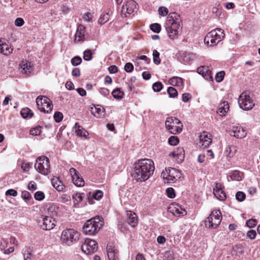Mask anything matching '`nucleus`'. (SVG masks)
<instances>
[{
    "instance_id": "1",
    "label": "nucleus",
    "mask_w": 260,
    "mask_h": 260,
    "mask_svg": "<svg viewBox=\"0 0 260 260\" xmlns=\"http://www.w3.org/2000/svg\"><path fill=\"white\" fill-rule=\"evenodd\" d=\"M154 170V164L151 159H140L134 164L132 176L137 181L144 182L153 175Z\"/></svg>"
},
{
    "instance_id": "2",
    "label": "nucleus",
    "mask_w": 260,
    "mask_h": 260,
    "mask_svg": "<svg viewBox=\"0 0 260 260\" xmlns=\"http://www.w3.org/2000/svg\"><path fill=\"white\" fill-rule=\"evenodd\" d=\"M182 25V21L179 14L173 12L168 15L165 26L171 39L177 38L181 32Z\"/></svg>"
},
{
    "instance_id": "3",
    "label": "nucleus",
    "mask_w": 260,
    "mask_h": 260,
    "mask_svg": "<svg viewBox=\"0 0 260 260\" xmlns=\"http://www.w3.org/2000/svg\"><path fill=\"white\" fill-rule=\"evenodd\" d=\"M104 221L99 216L88 220L84 224L83 231L86 234L93 235L98 233L103 226Z\"/></svg>"
},
{
    "instance_id": "4",
    "label": "nucleus",
    "mask_w": 260,
    "mask_h": 260,
    "mask_svg": "<svg viewBox=\"0 0 260 260\" xmlns=\"http://www.w3.org/2000/svg\"><path fill=\"white\" fill-rule=\"evenodd\" d=\"M225 36L223 30L216 28L209 32L204 38V42L210 47L216 46L223 40Z\"/></svg>"
},
{
    "instance_id": "5",
    "label": "nucleus",
    "mask_w": 260,
    "mask_h": 260,
    "mask_svg": "<svg viewBox=\"0 0 260 260\" xmlns=\"http://www.w3.org/2000/svg\"><path fill=\"white\" fill-rule=\"evenodd\" d=\"M79 233L74 229H68L62 232L60 240L64 244L71 246L79 239Z\"/></svg>"
},
{
    "instance_id": "6",
    "label": "nucleus",
    "mask_w": 260,
    "mask_h": 260,
    "mask_svg": "<svg viewBox=\"0 0 260 260\" xmlns=\"http://www.w3.org/2000/svg\"><path fill=\"white\" fill-rule=\"evenodd\" d=\"M222 216L219 210L213 211L205 219V224L208 228L216 229L220 224Z\"/></svg>"
},
{
    "instance_id": "7",
    "label": "nucleus",
    "mask_w": 260,
    "mask_h": 260,
    "mask_svg": "<svg viewBox=\"0 0 260 260\" xmlns=\"http://www.w3.org/2000/svg\"><path fill=\"white\" fill-rule=\"evenodd\" d=\"M238 104L240 108L249 110L254 106V103L248 91L243 92L238 99Z\"/></svg>"
},
{
    "instance_id": "8",
    "label": "nucleus",
    "mask_w": 260,
    "mask_h": 260,
    "mask_svg": "<svg viewBox=\"0 0 260 260\" xmlns=\"http://www.w3.org/2000/svg\"><path fill=\"white\" fill-rule=\"evenodd\" d=\"M35 169L43 175H47L50 172V166L49 159L46 156H41L36 160Z\"/></svg>"
},
{
    "instance_id": "9",
    "label": "nucleus",
    "mask_w": 260,
    "mask_h": 260,
    "mask_svg": "<svg viewBox=\"0 0 260 260\" xmlns=\"http://www.w3.org/2000/svg\"><path fill=\"white\" fill-rule=\"evenodd\" d=\"M36 104L38 109L41 112L49 113L52 110L53 105L46 96H39L36 99Z\"/></svg>"
},
{
    "instance_id": "10",
    "label": "nucleus",
    "mask_w": 260,
    "mask_h": 260,
    "mask_svg": "<svg viewBox=\"0 0 260 260\" xmlns=\"http://www.w3.org/2000/svg\"><path fill=\"white\" fill-rule=\"evenodd\" d=\"M81 249L86 254H92L98 249V243L94 240L86 239L81 246Z\"/></svg>"
},
{
    "instance_id": "11",
    "label": "nucleus",
    "mask_w": 260,
    "mask_h": 260,
    "mask_svg": "<svg viewBox=\"0 0 260 260\" xmlns=\"http://www.w3.org/2000/svg\"><path fill=\"white\" fill-rule=\"evenodd\" d=\"M137 8V3L134 0H127L124 2L121 8V15L127 17V15L133 14Z\"/></svg>"
},
{
    "instance_id": "12",
    "label": "nucleus",
    "mask_w": 260,
    "mask_h": 260,
    "mask_svg": "<svg viewBox=\"0 0 260 260\" xmlns=\"http://www.w3.org/2000/svg\"><path fill=\"white\" fill-rule=\"evenodd\" d=\"M39 223L41 228L44 230H50L53 229L55 225V219L51 216H43L42 220H39Z\"/></svg>"
},
{
    "instance_id": "13",
    "label": "nucleus",
    "mask_w": 260,
    "mask_h": 260,
    "mask_svg": "<svg viewBox=\"0 0 260 260\" xmlns=\"http://www.w3.org/2000/svg\"><path fill=\"white\" fill-rule=\"evenodd\" d=\"M230 135L237 138L242 139L246 137L247 135L246 131L242 126H238L234 127L233 129L230 131Z\"/></svg>"
},
{
    "instance_id": "14",
    "label": "nucleus",
    "mask_w": 260,
    "mask_h": 260,
    "mask_svg": "<svg viewBox=\"0 0 260 260\" xmlns=\"http://www.w3.org/2000/svg\"><path fill=\"white\" fill-rule=\"evenodd\" d=\"M184 150L182 147H178L173 152H171L169 154L170 156L176 158V160L178 163L182 162L184 158Z\"/></svg>"
},
{
    "instance_id": "15",
    "label": "nucleus",
    "mask_w": 260,
    "mask_h": 260,
    "mask_svg": "<svg viewBox=\"0 0 260 260\" xmlns=\"http://www.w3.org/2000/svg\"><path fill=\"white\" fill-rule=\"evenodd\" d=\"M86 35L85 27L81 24L79 25L75 35L74 41L75 42H79L85 40Z\"/></svg>"
},
{
    "instance_id": "16",
    "label": "nucleus",
    "mask_w": 260,
    "mask_h": 260,
    "mask_svg": "<svg viewBox=\"0 0 260 260\" xmlns=\"http://www.w3.org/2000/svg\"><path fill=\"white\" fill-rule=\"evenodd\" d=\"M13 49L4 39H0V53L5 55L10 54Z\"/></svg>"
},
{
    "instance_id": "17",
    "label": "nucleus",
    "mask_w": 260,
    "mask_h": 260,
    "mask_svg": "<svg viewBox=\"0 0 260 260\" xmlns=\"http://www.w3.org/2000/svg\"><path fill=\"white\" fill-rule=\"evenodd\" d=\"M213 193L220 201H224L226 199V194L223 190L222 185L220 183H216L215 188L213 189Z\"/></svg>"
},
{
    "instance_id": "18",
    "label": "nucleus",
    "mask_w": 260,
    "mask_h": 260,
    "mask_svg": "<svg viewBox=\"0 0 260 260\" xmlns=\"http://www.w3.org/2000/svg\"><path fill=\"white\" fill-rule=\"evenodd\" d=\"M169 209L175 216H183L187 214L186 211L178 205H172Z\"/></svg>"
},
{
    "instance_id": "19",
    "label": "nucleus",
    "mask_w": 260,
    "mask_h": 260,
    "mask_svg": "<svg viewBox=\"0 0 260 260\" xmlns=\"http://www.w3.org/2000/svg\"><path fill=\"white\" fill-rule=\"evenodd\" d=\"M182 127L183 125L181 121L179 119L175 118V124L171 125L167 129L171 134H177L182 132Z\"/></svg>"
},
{
    "instance_id": "20",
    "label": "nucleus",
    "mask_w": 260,
    "mask_h": 260,
    "mask_svg": "<svg viewBox=\"0 0 260 260\" xmlns=\"http://www.w3.org/2000/svg\"><path fill=\"white\" fill-rule=\"evenodd\" d=\"M198 73L202 75L205 79H211L212 78V73L209 68L207 66L200 67L197 69Z\"/></svg>"
},
{
    "instance_id": "21",
    "label": "nucleus",
    "mask_w": 260,
    "mask_h": 260,
    "mask_svg": "<svg viewBox=\"0 0 260 260\" xmlns=\"http://www.w3.org/2000/svg\"><path fill=\"white\" fill-rule=\"evenodd\" d=\"M230 106L227 101H223L221 102L217 110V113L221 116H224L229 110Z\"/></svg>"
},
{
    "instance_id": "22",
    "label": "nucleus",
    "mask_w": 260,
    "mask_h": 260,
    "mask_svg": "<svg viewBox=\"0 0 260 260\" xmlns=\"http://www.w3.org/2000/svg\"><path fill=\"white\" fill-rule=\"evenodd\" d=\"M73 129L75 130V133L77 136L79 137H82L85 138H87L89 134L82 126H80L78 123L76 122Z\"/></svg>"
},
{
    "instance_id": "23",
    "label": "nucleus",
    "mask_w": 260,
    "mask_h": 260,
    "mask_svg": "<svg viewBox=\"0 0 260 260\" xmlns=\"http://www.w3.org/2000/svg\"><path fill=\"white\" fill-rule=\"evenodd\" d=\"M126 215L128 224L133 228L136 226L138 221L136 214L133 211H127Z\"/></svg>"
},
{
    "instance_id": "24",
    "label": "nucleus",
    "mask_w": 260,
    "mask_h": 260,
    "mask_svg": "<svg viewBox=\"0 0 260 260\" xmlns=\"http://www.w3.org/2000/svg\"><path fill=\"white\" fill-rule=\"evenodd\" d=\"M169 182H175L177 178H179L181 176V172L174 168H170L169 169Z\"/></svg>"
},
{
    "instance_id": "25",
    "label": "nucleus",
    "mask_w": 260,
    "mask_h": 260,
    "mask_svg": "<svg viewBox=\"0 0 260 260\" xmlns=\"http://www.w3.org/2000/svg\"><path fill=\"white\" fill-rule=\"evenodd\" d=\"M211 143V139L208 136L206 132H203L200 136V146L206 147Z\"/></svg>"
},
{
    "instance_id": "26",
    "label": "nucleus",
    "mask_w": 260,
    "mask_h": 260,
    "mask_svg": "<svg viewBox=\"0 0 260 260\" xmlns=\"http://www.w3.org/2000/svg\"><path fill=\"white\" fill-rule=\"evenodd\" d=\"M211 143V139L208 136L206 132H203L200 136V146L206 147Z\"/></svg>"
},
{
    "instance_id": "27",
    "label": "nucleus",
    "mask_w": 260,
    "mask_h": 260,
    "mask_svg": "<svg viewBox=\"0 0 260 260\" xmlns=\"http://www.w3.org/2000/svg\"><path fill=\"white\" fill-rule=\"evenodd\" d=\"M91 113L97 118H102L105 115V109L103 108L93 106L91 107Z\"/></svg>"
},
{
    "instance_id": "28",
    "label": "nucleus",
    "mask_w": 260,
    "mask_h": 260,
    "mask_svg": "<svg viewBox=\"0 0 260 260\" xmlns=\"http://www.w3.org/2000/svg\"><path fill=\"white\" fill-rule=\"evenodd\" d=\"M53 186L58 191L63 190L64 185L62 181L57 177H54L51 180Z\"/></svg>"
},
{
    "instance_id": "29",
    "label": "nucleus",
    "mask_w": 260,
    "mask_h": 260,
    "mask_svg": "<svg viewBox=\"0 0 260 260\" xmlns=\"http://www.w3.org/2000/svg\"><path fill=\"white\" fill-rule=\"evenodd\" d=\"M23 73H30L32 71V67L30 62L27 60L22 61L20 64Z\"/></svg>"
},
{
    "instance_id": "30",
    "label": "nucleus",
    "mask_w": 260,
    "mask_h": 260,
    "mask_svg": "<svg viewBox=\"0 0 260 260\" xmlns=\"http://www.w3.org/2000/svg\"><path fill=\"white\" fill-rule=\"evenodd\" d=\"M107 255L109 260H116V255L114 247L112 245H108Z\"/></svg>"
},
{
    "instance_id": "31",
    "label": "nucleus",
    "mask_w": 260,
    "mask_h": 260,
    "mask_svg": "<svg viewBox=\"0 0 260 260\" xmlns=\"http://www.w3.org/2000/svg\"><path fill=\"white\" fill-rule=\"evenodd\" d=\"M84 193H81L79 192H76L75 193L73 194L72 199L73 200L74 204L75 207H78L79 203H81L83 199L82 194Z\"/></svg>"
},
{
    "instance_id": "32",
    "label": "nucleus",
    "mask_w": 260,
    "mask_h": 260,
    "mask_svg": "<svg viewBox=\"0 0 260 260\" xmlns=\"http://www.w3.org/2000/svg\"><path fill=\"white\" fill-rule=\"evenodd\" d=\"M194 58V55L190 53H184L183 54L182 60L184 63H190Z\"/></svg>"
},
{
    "instance_id": "33",
    "label": "nucleus",
    "mask_w": 260,
    "mask_h": 260,
    "mask_svg": "<svg viewBox=\"0 0 260 260\" xmlns=\"http://www.w3.org/2000/svg\"><path fill=\"white\" fill-rule=\"evenodd\" d=\"M113 98L115 99L121 100L124 95L123 91H121L120 88H117L113 90L112 92Z\"/></svg>"
},
{
    "instance_id": "34",
    "label": "nucleus",
    "mask_w": 260,
    "mask_h": 260,
    "mask_svg": "<svg viewBox=\"0 0 260 260\" xmlns=\"http://www.w3.org/2000/svg\"><path fill=\"white\" fill-rule=\"evenodd\" d=\"M230 177L232 180L241 181L242 179V174L238 171H234Z\"/></svg>"
},
{
    "instance_id": "35",
    "label": "nucleus",
    "mask_w": 260,
    "mask_h": 260,
    "mask_svg": "<svg viewBox=\"0 0 260 260\" xmlns=\"http://www.w3.org/2000/svg\"><path fill=\"white\" fill-rule=\"evenodd\" d=\"M20 114L24 118H31L33 115V113L27 108L22 109L20 111Z\"/></svg>"
},
{
    "instance_id": "36",
    "label": "nucleus",
    "mask_w": 260,
    "mask_h": 260,
    "mask_svg": "<svg viewBox=\"0 0 260 260\" xmlns=\"http://www.w3.org/2000/svg\"><path fill=\"white\" fill-rule=\"evenodd\" d=\"M73 182L74 184L77 186H83L84 185V181L83 178H81L79 175L76 176L75 177H73L72 179Z\"/></svg>"
},
{
    "instance_id": "37",
    "label": "nucleus",
    "mask_w": 260,
    "mask_h": 260,
    "mask_svg": "<svg viewBox=\"0 0 260 260\" xmlns=\"http://www.w3.org/2000/svg\"><path fill=\"white\" fill-rule=\"evenodd\" d=\"M170 83L174 86H180L182 85L183 81L182 78L174 77L170 79Z\"/></svg>"
},
{
    "instance_id": "38",
    "label": "nucleus",
    "mask_w": 260,
    "mask_h": 260,
    "mask_svg": "<svg viewBox=\"0 0 260 260\" xmlns=\"http://www.w3.org/2000/svg\"><path fill=\"white\" fill-rule=\"evenodd\" d=\"M32 248L28 247V248L23 252L24 260H31Z\"/></svg>"
},
{
    "instance_id": "39",
    "label": "nucleus",
    "mask_w": 260,
    "mask_h": 260,
    "mask_svg": "<svg viewBox=\"0 0 260 260\" xmlns=\"http://www.w3.org/2000/svg\"><path fill=\"white\" fill-rule=\"evenodd\" d=\"M109 15L108 13H104L101 15L98 20L99 23L103 24L108 21L109 19Z\"/></svg>"
},
{
    "instance_id": "40",
    "label": "nucleus",
    "mask_w": 260,
    "mask_h": 260,
    "mask_svg": "<svg viewBox=\"0 0 260 260\" xmlns=\"http://www.w3.org/2000/svg\"><path fill=\"white\" fill-rule=\"evenodd\" d=\"M152 55L154 63L156 64H159L160 63L159 53L157 50H154L153 51Z\"/></svg>"
},
{
    "instance_id": "41",
    "label": "nucleus",
    "mask_w": 260,
    "mask_h": 260,
    "mask_svg": "<svg viewBox=\"0 0 260 260\" xmlns=\"http://www.w3.org/2000/svg\"><path fill=\"white\" fill-rule=\"evenodd\" d=\"M167 92L170 98H175L178 95V92L177 90L173 87H168L167 89Z\"/></svg>"
},
{
    "instance_id": "42",
    "label": "nucleus",
    "mask_w": 260,
    "mask_h": 260,
    "mask_svg": "<svg viewBox=\"0 0 260 260\" xmlns=\"http://www.w3.org/2000/svg\"><path fill=\"white\" fill-rule=\"evenodd\" d=\"M150 28L152 31L155 33H159L161 30L160 25L158 23H153L151 24Z\"/></svg>"
},
{
    "instance_id": "43",
    "label": "nucleus",
    "mask_w": 260,
    "mask_h": 260,
    "mask_svg": "<svg viewBox=\"0 0 260 260\" xmlns=\"http://www.w3.org/2000/svg\"><path fill=\"white\" fill-rule=\"evenodd\" d=\"M162 84L160 82H156L152 85V88L155 92H159L162 88Z\"/></svg>"
},
{
    "instance_id": "44",
    "label": "nucleus",
    "mask_w": 260,
    "mask_h": 260,
    "mask_svg": "<svg viewBox=\"0 0 260 260\" xmlns=\"http://www.w3.org/2000/svg\"><path fill=\"white\" fill-rule=\"evenodd\" d=\"M71 63L74 66L79 65L82 62V59L79 56H75L71 59Z\"/></svg>"
},
{
    "instance_id": "45",
    "label": "nucleus",
    "mask_w": 260,
    "mask_h": 260,
    "mask_svg": "<svg viewBox=\"0 0 260 260\" xmlns=\"http://www.w3.org/2000/svg\"><path fill=\"white\" fill-rule=\"evenodd\" d=\"M246 198V194L242 191H238L236 194V198L239 202L243 201Z\"/></svg>"
},
{
    "instance_id": "46",
    "label": "nucleus",
    "mask_w": 260,
    "mask_h": 260,
    "mask_svg": "<svg viewBox=\"0 0 260 260\" xmlns=\"http://www.w3.org/2000/svg\"><path fill=\"white\" fill-rule=\"evenodd\" d=\"M168 142L170 145L175 146L179 143V139L176 136H171L169 138Z\"/></svg>"
},
{
    "instance_id": "47",
    "label": "nucleus",
    "mask_w": 260,
    "mask_h": 260,
    "mask_svg": "<svg viewBox=\"0 0 260 260\" xmlns=\"http://www.w3.org/2000/svg\"><path fill=\"white\" fill-rule=\"evenodd\" d=\"M225 73L224 71H220L216 73L215 75V80L217 82H221L224 77Z\"/></svg>"
},
{
    "instance_id": "48",
    "label": "nucleus",
    "mask_w": 260,
    "mask_h": 260,
    "mask_svg": "<svg viewBox=\"0 0 260 260\" xmlns=\"http://www.w3.org/2000/svg\"><path fill=\"white\" fill-rule=\"evenodd\" d=\"M103 197V192L100 190H97L92 196V198L96 200H100Z\"/></svg>"
},
{
    "instance_id": "49",
    "label": "nucleus",
    "mask_w": 260,
    "mask_h": 260,
    "mask_svg": "<svg viewBox=\"0 0 260 260\" xmlns=\"http://www.w3.org/2000/svg\"><path fill=\"white\" fill-rule=\"evenodd\" d=\"M83 58L84 60L89 61L92 58V52L90 50H86L84 52Z\"/></svg>"
},
{
    "instance_id": "50",
    "label": "nucleus",
    "mask_w": 260,
    "mask_h": 260,
    "mask_svg": "<svg viewBox=\"0 0 260 260\" xmlns=\"http://www.w3.org/2000/svg\"><path fill=\"white\" fill-rule=\"evenodd\" d=\"M41 127L37 126L30 131V134L33 136H38L41 134Z\"/></svg>"
},
{
    "instance_id": "51",
    "label": "nucleus",
    "mask_w": 260,
    "mask_h": 260,
    "mask_svg": "<svg viewBox=\"0 0 260 260\" xmlns=\"http://www.w3.org/2000/svg\"><path fill=\"white\" fill-rule=\"evenodd\" d=\"M63 118V114L60 112H56L54 114V119L56 122H60Z\"/></svg>"
},
{
    "instance_id": "52",
    "label": "nucleus",
    "mask_w": 260,
    "mask_h": 260,
    "mask_svg": "<svg viewBox=\"0 0 260 260\" xmlns=\"http://www.w3.org/2000/svg\"><path fill=\"white\" fill-rule=\"evenodd\" d=\"M233 252H236L235 254L238 256H240L243 252L242 248L238 245H236L233 248Z\"/></svg>"
},
{
    "instance_id": "53",
    "label": "nucleus",
    "mask_w": 260,
    "mask_h": 260,
    "mask_svg": "<svg viewBox=\"0 0 260 260\" xmlns=\"http://www.w3.org/2000/svg\"><path fill=\"white\" fill-rule=\"evenodd\" d=\"M173 124H175V118L174 119L172 117H168L165 122L166 128H169Z\"/></svg>"
},
{
    "instance_id": "54",
    "label": "nucleus",
    "mask_w": 260,
    "mask_h": 260,
    "mask_svg": "<svg viewBox=\"0 0 260 260\" xmlns=\"http://www.w3.org/2000/svg\"><path fill=\"white\" fill-rule=\"evenodd\" d=\"M173 124H175V118L174 119L172 117H168L165 122L166 128H169Z\"/></svg>"
},
{
    "instance_id": "55",
    "label": "nucleus",
    "mask_w": 260,
    "mask_h": 260,
    "mask_svg": "<svg viewBox=\"0 0 260 260\" xmlns=\"http://www.w3.org/2000/svg\"><path fill=\"white\" fill-rule=\"evenodd\" d=\"M34 197L36 200L41 201L44 199L45 195L42 191H37L35 193Z\"/></svg>"
},
{
    "instance_id": "56",
    "label": "nucleus",
    "mask_w": 260,
    "mask_h": 260,
    "mask_svg": "<svg viewBox=\"0 0 260 260\" xmlns=\"http://www.w3.org/2000/svg\"><path fill=\"white\" fill-rule=\"evenodd\" d=\"M21 197L25 201H27L31 198L30 194L27 191H23L21 193Z\"/></svg>"
},
{
    "instance_id": "57",
    "label": "nucleus",
    "mask_w": 260,
    "mask_h": 260,
    "mask_svg": "<svg viewBox=\"0 0 260 260\" xmlns=\"http://www.w3.org/2000/svg\"><path fill=\"white\" fill-rule=\"evenodd\" d=\"M257 224V221L254 219H251L246 221V225L250 228L255 226Z\"/></svg>"
},
{
    "instance_id": "58",
    "label": "nucleus",
    "mask_w": 260,
    "mask_h": 260,
    "mask_svg": "<svg viewBox=\"0 0 260 260\" xmlns=\"http://www.w3.org/2000/svg\"><path fill=\"white\" fill-rule=\"evenodd\" d=\"M134 69V66L132 63L127 62L124 66V70L127 73H131Z\"/></svg>"
},
{
    "instance_id": "59",
    "label": "nucleus",
    "mask_w": 260,
    "mask_h": 260,
    "mask_svg": "<svg viewBox=\"0 0 260 260\" xmlns=\"http://www.w3.org/2000/svg\"><path fill=\"white\" fill-rule=\"evenodd\" d=\"M159 14L162 16H166L168 14V10L165 7H160L158 9Z\"/></svg>"
},
{
    "instance_id": "60",
    "label": "nucleus",
    "mask_w": 260,
    "mask_h": 260,
    "mask_svg": "<svg viewBox=\"0 0 260 260\" xmlns=\"http://www.w3.org/2000/svg\"><path fill=\"white\" fill-rule=\"evenodd\" d=\"M166 191L169 198H174L175 197L174 190L173 188H168Z\"/></svg>"
},
{
    "instance_id": "61",
    "label": "nucleus",
    "mask_w": 260,
    "mask_h": 260,
    "mask_svg": "<svg viewBox=\"0 0 260 260\" xmlns=\"http://www.w3.org/2000/svg\"><path fill=\"white\" fill-rule=\"evenodd\" d=\"M247 235L249 239L253 240L256 237V233L254 230H251L247 232Z\"/></svg>"
},
{
    "instance_id": "62",
    "label": "nucleus",
    "mask_w": 260,
    "mask_h": 260,
    "mask_svg": "<svg viewBox=\"0 0 260 260\" xmlns=\"http://www.w3.org/2000/svg\"><path fill=\"white\" fill-rule=\"evenodd\" d=\"M17 194H18V193H17V191L13 189H8L6 192V196L16 197L17 196Z\"/></svg>"
},
{
    "instance_id": "63",
    "label": "nucleus",
    "mask_w": 260,
    "mask_h": 260,
    "mask_svg": "<svg viewBox=\"0 0 260 260\" xmlns=\"http://www.w3.org/2000/svg\"><path fill=\"white\" fill-rule=\"evenodd\" d=\"M24 20L20 17L16 18V19L15 21V25L18 27L22 26L24 24Z\"/></svg>"
},
{
    "instance_id": "64",
    "label": "nucleus",
    "mask_w": 260,
    "mask_h": 260,
    "mask_svg": "<svg viewBox=\"0 0 260 260\" xmlns=\"http://www.w3.org/2000/svg\"><path fill=\"white\" fill-rule=\"evenodd\" d=\"M169 170H166V171H163L161 174V176L164 179H166L169 182Z\"/></svg>"
}]
</instances>
